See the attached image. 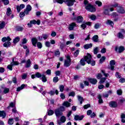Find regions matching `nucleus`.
Returning a JSON list of instances; mask_svg holds the SVG:
<instances>
[{"mask_svg": "<svg viewBox=\"0 0 125 125\" xmlns=\"http://www.w3.org/2000/svg\"><path fill=\"white\" fill-rule=\"evenodd\" d=\"M76 1L75 0H53V2L55 3L58 2V3H60L62 4L63 2L66 3L67 6H73L74 5V3Z\"/></svg>", "mask_w": 125, "mask_h": 125, "instance_id": "obj_1", "label": "nucleus"}, {"mask_svg": "<svg viewBox=\"0 0 125 125\" xmlns=\"http://www.w3.org/2000/svg\"><path fill=\"white\" fill-rule=\"evenodd\" d=\"M65 111V107L61 106L60 107L56 109L54 111L55 115L57 118H60L63 116V112Z\"/></svg>", "mask_w": 125, "mask_h": 125, "instance_id": "obj_2", "label": "nucleus"}, {"mask_svg": "<svg viewBox=\"0 0 125 125\" xmlns=\"http://www.w3.org/2000/svg\"><path fill=\"white\" fill-rule=\"evenodd\" d=\"M92 57H91V55L90 54H87L86 56L84 57V59L88 64H90L91 66L95 65V61L91 60Z\"/></svg>", "mask_w": 125, "mask_h": 125, "instance_id": "obj_3", "label": "nucleus"}, {"mask_svg": "<svg viewBox=\"0 0 125 125\" xmlns=\"http://www.w3.org/2000/svg\"><path fill=\"white\" fill-rule=\"evenodd\" d=\"M10 41H11V38H10V37H9L2 38L1 39V41L3 42H5L3 44V47H9V46H10V45H11Z\"/></svg>", "mask_w": 125, "mask_h": 125, "instance_id": "obj_4", "label": "nucleus"}, {"mask_svg": "<svg viewBox=\"0 0 125 125\" xmlns=\"http://www.w3.org/2000/svg\"><path fill=\"white\" fill-rule=\"evenodd\" d=\"M36 78L40 79V80H41L43 83H46V82H47V79L44 74H42L40 72H37L36 73Z\"/></svg>", "mask_w": 125, "mask_h": 125, "instance_id": "obj_5", "label": "nucleus"}, {"mask_svg": "<svg viewBox=\"0 0 125 125\" xmlns=\"http://www.w3.org/2000/svg\"><path fill=\"white\" fill-rule=\"evenodd\" d=\"M71 58H70V56L68 55L66 56V59L64 61V67H70L71 66Z\"/></svg>", "mask_w": 125, "mask_h": 125, "instance_id": "obj_6", "label": "nucleus"}, {"mask_svg": "<svg viewBox=\"0 0 125 125\" xmlns=\"http://www.w3.org/2000/svg\"><path fill=\"white\" fill-rule=\"evenodd\" d=\"M85 9L88 10V11H90V12H95L96 11L95 8L90 4L86 5Z\"/></svg>", "mask_w": 125, "mask_h": 125, "instance_id": "obj_7", "label": "nucleus"}, {"mask_svg": "<svg viewBox=\"0 0 125 125\" xmlns=\"http://www.w3.org/2000/svg\"><path fill=\"white\" fill-rule=\"evenodd\" d=\"M19 64L18 62H14V59H13L12 62H11V64L7 66V68L10 70V71H12V67L13 66H16Z\"/></svg>", "mask_w": 125, "mask_h": 125, "instance_id": "obj_8", "label": "nucleus"}, {"mask_svg": "<svg viewBox=\"0 0 125 125\" xmlns=\"http://www.w3.org/2000/svg\"><path fill=\"white\" fill-rule=\"evenodd\" d=\"M32 10V6H31V5L28 4L26 6V7L25 9L24 10V13L26 15H28L29 13H30V11Z\"/></svg>", "mask_w": 125, "mask_h": 125, "instance_id": "obj_9", "label": "nucleus"}, {"mask_svg": "<svg viewBox=\"0 0 125 125\" xmlns=\"http://www.w3.org/2000/svg\"><path fill=\"white\" fill-rule=\"evenodd\" d=\"M115 50L116 52H119V53H122V52H124L125 51V47L121 46L118 48V47H116L115 48Z\"/></svg>", "mask_w": 125, "mask_h": 125, "instance_id": "obj_10", "label": "nucleus"}, {"mask_svg": "<svg viewBox=\"0 0 125 125\" xmlns=\"http://www.w3.org/2000/svg\"><path fill=\"white\" fill-rule=\"evenodd\" d=\"M77 26V24L75 22H72L69 24L68 30L69 31H73L75 27Z\"/></svg>", "mask_w": 125, "mask_h": 125, "instance_id": "obj_11", "label": "nucleus"}, {"mask_svg": "<svg viewBox=\"0 0 125 125\" xmlns=\"http://www.w3.org/2000/svg\"><path fill=\"white\" fill-rule=\"evenodd\" d=\"M120 6H119V4L117 3H115L114 4H111L110 5V11H114V8H118V7H119Z\"/></svg>", "mask_w": 125, "mask_h": 125, "instance_id": "obj_12", "label": "nucleus"}, {"mask_svg": "<svg viewBox=\"0 0 125 125\" xmlns=\"http://www.w3.org/2000/svg\"><path fill=\"white\" fill-rule=\"evenodd\" d=\"M115 64H116V62H115V61L114 60H111L110 62H109V65H110V70L111 71H113L114 69L115 68Z\"/></svg>", "mask_w": 125, "mask_h": 125, "instance_id": "obj_13", "label": "nucleus"}, {"mask_svg": "<svg viewBox=\"0 0 125 125\" xmlns=\"http://www.w3.org/2000/svg\"><path fill=\"white\" fill-rule=\"evenodd\" d=\"M84 118V116H79V115H75L74 117L75 121H82Z\"/></svg>", "mask_w": 125, "mask_h": 125, "instance_id": "obj_14", "label": "nucleus"}, {"mask_svg": "<svg viewBox=\"0 0 125 125\" xmlns=\"http://www.w3.org/2000/svg\"><path fill=\"white\" fill-rule=\"evenodd\" d=\"M86 25H87L88 26H90V25H91V22H86L85 23L82 24L81 25V28H82V29H83V30H84V29H85V28H86Z\"/></svg>", "mask_w": 125, "mask_h": 125, "instance_id": "obj_15", "label": "nucleus"}, {"mask_svg": "<svg viewBox=\"0 0 125 125\" xmlns=\"http://www.w3.org/2000/svg\"><path fill=\"white\" fill-rule=\"evenodd\" d=\"M31 42L33 46H35L36 47V46H37V43H38V39H37V38H33L31 39Z\"/></svg>", "mask_w": 125, "mask_h": 125, "instance_id": "obj_16", "label": "nucleus"}, {"mask_svg": "<svg viewBox=\"0 0 125 125\" xmlns=\"http://www.w3.org/2000/svg\"><path fill=\"white\" fill-rule=\"evenodd\" d=\"M117 10L118 13H125V10L124 9V8H123L122 6H119V7H118L117 8Z\"/></svg>", "mask_w": 125, "mask_h": 125, "instance_id": "obj_17", "label": "nucleus"}, {"mask_svg": "<svg viewBox=\"0 0 125 125\" xmlns=\"http://www.w3.org/2000/svg\"><path fill=\"white\" fill-rule=\"evenodd\" d=\"M109 106L112 108H116L118 106V104L116 102H110L109 103Z\"/></svg>", "mask_w": 125, "mask_h": 125, "instance_id": "obj_18", "label": "nucleus"}, {"mask_svg": "<svg viewBox=\"0 0 125 125\" xmlns=\"http://www.w3.org/2000/svg\"><path fill=\"white\" fill-rule=\"evenodd\" d=\"M89 82L92 83V84H96L97 83V80L95 78H90L89 79Z\"/></svg>", "mask_w": 125, "mask_h": 125, "instance_id": "obj_19", "label": "nucleus"}, {"mask_svg": "<svg viewBox=\"0 0 125 125\" xmlns=\"http://www.w3.org/2000/svg\"><path fill=\"white\" fill-rule=\"evenodd\" d=\"M30 23H31V24H33L34 25H35V24H37V25H40V24H41V21L40 20H38L37 21H36L35 20L30 21Z\"/></svg>", "mask_w": 125, "mask_h": 125, "instance_id": "obj_20", "label": "nucleus"}, {"mask_svg": "<svg viewBox=\"0 0 125 125\" xmlns=\"http://www.w3.org/2000/svg\"><path fill=\"white\" fill-rule=\"evenodd\" d=\"M31 60L28 59L25 63V68H30V67H31Z\"/></svg>", "mask_w": 125, "mask_h": 125, "instance_id": "obj_21", "label": "nucleus"}, {"mask_svg": "<svg viewBox=\"0 0 125 125\" xmlns=\"http://www.w3.org/2000/svg\"><path fill=\"white\" fill-rule=\"evenodd\" d=\"M83 21V17L79 16L77 18V22L78 23H82Z\"/></svg>", "mask_w": 125, "mask_h": 125, "instance_id": "obj_22", "label": "nucleus"}, {"mask_svg": "<svg viewBox=\"0 0 125 125\" xmlns=\"http://www.w3.org/2000/svg\"><path fill=\"white\" fill-rule=\"evenodd\" d=\"M84 49H88V48H91L92 47V43L85 44L83 46Z\"/></svg>", "mask_w": 125, "mask_h": 125, "instance_id": "obj_23", "label": "nucleus"}, {"mask_svg": "<svg viewBox=\"0 0 125 125\" xmlns=\"http://www.w3.org/2000/svg\"><path fill=\"white\" fill-rule=\"evenodd\" d=\"M0 117H1L3 119L6 117V113H5L4 111H0Z\"/></svg>", "mask_w": 125, "mask_h": 125, "instance_id": "obj_24", "label": "nucleus"}, {"mask_svg": "<svg viewBox=\"0 0 125 125\" xmlns=\"http://www.w3.org/2000/svg\"><path fill=\"white\" fill-rule=\"evenodd\" d=\"M62 106L66 107V108H68V107H70V106H71V104L70 103H68V102H64L62 104Z\"/></svg>", "mask_w": 125, "mask_h": 125, "instance_id": "obj_25", "label": "nucleus"}, {"mask_svg": "<svg viewBox=\"0 0 125 125\" xmlns=\"http://www.w3.org/2000/svg\"><path fill=\"white\" fill-rule=\"evenodd\" d=\"M106 24L110 25L111 26V27H112V28L114 26V22H113V21H112L110 20H108L107 21Z\"/></svg>", "mask_w": 125, "mask_h": 125, "instance_id": "obj_26", "label": "nucleus"}, {"mask_svg": "<svg viewBox=\"0 0 125 125\" xmlns=\"http://www.w3.org/2000/svg\"><path fill=\"white\" fill-rule=\"evenodd\" d=\"M92 40L94 42H98L99 40H98V35H95L92 38Z\"/></svg>", "mask_w": 125, "mask_h": 125, "instance_id": "obj_27", "label": "nucleus"}, {"mask_svg": "<svg viewBox=\"0 0 125 125\" xmlns=\"http://www.w3.org/2000/svg\"><path fill=\"white\" fill-rule=\"evenodd\" d=\"M78 101L80 102V104H83V98L82 97V96H77Z\"/></svg>", "mask_w": 125, "mask_h": 125, "instance_id": "obj_28", "label": "nucleus"}, {"mask_svg": "<svg viewBox=\"0 0 125 125\" xmlns=\"http://www.w3.org/2000/svg\"><path fill=\"white\" fill-rule=\"evenodd\" d=\"M3 89V92L4 93V94H6V93H8L9 92V88H6V87H4L2 88Z\"/></svg>", "mask_w": 125, "mask_h": 125, "instance_id": "obj_29", "label": "nucleus"}, {"mask_svg": "<svg viewBox=\"0 0 125 125\" xmlns=\"http://www.w3.org/2000/svg\"><path fill=\"white\" fill-rule=\"evenodd\" d=\"M28 77V73H23L21 75L22 80H26Z\"/></svg>", "mask_w": 125, "mask_h": 125, "instance_id": "obj_30", "label": "nucleus"}, {"mask_svg": "<svg viewBox=\"0 0 125 125\" xmlns=\"http://www.w3.org/2000/svg\"><path fill=\"white\" fill-rule=\"evenodd\" d=\"M49 37V34H42V38L43 39V40H47L48 38Z\"/></svg>", "mask_w": 125, "mask_h": 125, "instance_id": "obj_31", "label": "nucleus"}, {"mask_svg": "<svg viewBox=\"0 0 125 125\" xmlns=\"http://www.w3.org/2000/svg\"><path fill=\"white\" fill-rule=\"evenodd\" d=\"M11 9L9 7L7 8L6 11V15H7V16H9L10 14H11Z\"/></svg>", "mask_w": 125, "mask_h": 125, "instance_id": "obj_32", "label": "nucleus"}, {"mask_svg": "<svg viewBox=\"0 0 125 125\" xmlns=\"http://www.w3.org/2000/svg\"><path fill=\"white\" fill-rule=\"evenodd\" d=\"M121 122L122 123H125V113L121 114Z\"/></svg>", "mask_w": 125, "mask_h": 125, "instance_id": "obj_33", "label": "nucleus"}, {"mask_svg": "<svg viewBox=\"0 0 125 125\" xmlns=\"http://www.w3.org/2000/svg\"><path fill=\"white\" fill-rule=\"evenodd\" d=\"M8 125H13V124H14V120H13V119L12 118L9 119L8 121Z\"/></svg>", "mask_w": 125, "mask_h": 125, "instance_id": "obj_34", "label": "nucleus"}, {"mask_svg": "<svg viewBox=\"0 0 125 125\" xmlns=\"http://www.w3.org/2000/svg\"><path fill=\"white\" fill-rule=\"evenodd\" d=\"M80 64L82 66H84V65H85V61L84 60V59L82 58L81 59Z\"/></svg>", "mask_w": 125, "mask_h": 125, "instance_id": "obj_35", "label": "nucleus"}, {"mask_svg": "<svg viewBox=\"0 0 125 125\" xmlns=\"http://www.w3.org/2000/svg\"><path fill=\"white\" fill-rule=\"evenodd\" d=\"M20 41V38L19 37H16L14 40H13V42L14 43H17L19 41Z\"/></svg>", "mask_w": 125, "mask_h": 125, "instance_id": "obj_36", "label": "nucleus"}, {"mask_svg": "<svg viewBox=\"0 0 125 125\" xmlns=\"http://www.w3.org/2000/svg\"><path fill=\"white\" fill-rule=\"evenodd\" d=\"M104 15H107V16L110 15L109 10L108 9H104Z\"/></svg>", "mask_w": 125, "mask_h": 125, "instance_id": "obj_37", "label": "nucleus"}, {"mask_svg": "<svg viewBox=\"0 0 125 125\" xmlns=\"http://www.w3.org/2000/svg\"><path fill=\"white\" fill-rule=\"evenodd\" d=\"M54 114V111L52 110H49L47 111L48 116H52Z\"/></svg>", "mask_w": 125, "mask_h": 125, "instance_id": "obj_38", "label": "nucleus"}, {"mask_svg": "<svg viewBox=\"0 0 125 125\" xmlns=\"http://www.w3.org/2000/svg\"><path fill=\"white\" fill-rule=\"evenodd\" d=\"M95 3L99 7L102 6V2L99 0L96 1Z\"/></svg>", "mask_w": 125, "mask_h": 125, "instance_id": "obj_39", "label": "nucleus"}, {"mask_svg": "<svg viewBox=\"0 0 125 125\" xmlns=\"http://www.w3.org/2000/svg\"><path fill=\"white\" fill-rule=\"evenodd\" d=\"M5 27V22L4 21H1L0 23V29H3Z\"/></svg>", "mask_w": 125, "mask_h": 125, "instance_id": "obj_40", "label": "nucleus"}, {"mask_svg": "<svg viewBox=\"0 0 125 125\" xmlns=\"http://www.w3.org/2000/svg\"><path fill=\"white\" fill-rule=\"evenodd\" d=\"M10 107H11V108H15V103L11 102L9 104V106H8V109H10Z\"/></svg>", "mask_w": 125, "mask_h": 125, "instance_id": "obj_41", "label": "nucleus"}, {"mask_svg": "<svg viewBox=\"0 0 125 125\" xmlns=\"http://www.w3.org/2000/svg\"><path fill=\"white\" fill-rule=\"evenodd\" d=\"M106 79L105 77L101 78L100 81H99V83H100V84H102V83H105V81H106Z\"/></svg>", "mask_w": 125, "mask_h": 125, "instance_id": "obj_42", "label": "nucleus"}, {"mask_svg": "<svg viewBox=\"0 0 125 125\" xmlns=\"http://www.w3.org/2000/svg\"><path fill=\"white\" fill-rule=\"evenodd\" d=\"M1 2H3L4 5H7L9 4V0H1Z\"/></svg>", "mask_w": 125, "mask_h": 125, "instance_id": "obj_43", "label": "nucleus"}, {"mask_svg": "<svg viewBox=\"0 0 125 125\" xmlns=\"http://www.w3.org/2000/svg\"><path fill=\"white\" fill-rule=\"evenodd\" d=\"M98 98L99 99V103H103V100H102V97H101V95H99L98 96Z\"/></svg>", "mask_w": 125, "mask_h": 125, "instance_id": "obj_44", "label": "nucleus"}, {"mask_svg": "<svg viewBox=\"0 0 125 125\" xmlns=\"http://www.w3.org/2000/svg\"><path fill=\"white\" fill-rule=\"evenodd\" d=\"M59 88L61 92H63V91H64V88H65V86L63 85H60Z\"/></svg>", "mask_w": 125, "mask_h": 125, "instance_id": "obj_45", "label": "nucleus"}, {"mask_svg": "<svg viewBox=\"0 0 125 125\" xmlns=\"http://www.w3.org/2000/svg\"><path fill=\"white\" fill-rule=\"evenodd\" d=\"M61 122L62 123H65L66 122V117L64 116H62L61 117Z\"/></svg>", "mask_w": 125, "mask_h": 125, "instance_id": "obj_46", "label": "nucleus"}, {"mask_svg": "<svg viewBox=\"0 0 125 125\" xmlns=\"http://www.w3.org/2000/svg\"><path fill=\"white\" fill-rule=\"evenodd\" d=\"M102 74L105 77V78H107L110 76L109 74L105 73V70H101Z\"/></svg>", "mask_w": 125, "mask_h": 125, "instance_id": "obj_47", "label": "nucleus"}, {"mask_svg": "<svg viewBox=\"0 0 125 125\" xmlns=\"http://www.w3.org/2000/svg\"><path fill=\"white\" fill-rule=\"evenodd\" d=\"M60 56V51H59V49H57L55 52V56Z\"/></svg>", "mask_w": 125, "mask_h": 125, "instance_id": "obj_48", "label": "nucleus"}, {"mask_svg": "<svg viewBox=\"0 0 125 125\" xmlns=\"http://www.w3.org/2000/svg\"><path fill=\"white\" fill-rule=\"evenodd\" d=\"M58 81H59V79L58 78V77H54L53 79V83H58Z\"/></svg>", "mask_w": 125, "mask_h": 125, "instance_id": "obj_49", "label": "nucleus"}, {"mask_svg": "<svg viewBox=\"0 0 125 125\" xmlns=\"http://www.w3.org/2000/svg\"><path fill=\"white\" fill-rule=\"evenodd\" d=\"M37 47L41 49L42 47V44L41 42H37Z\"/></svg>", "mask_w": 125, "mask_h": 125, "instance_id": "obj_50", "label": "nucleus"}, {"mask_svg": "<svg viewBox=\"0 0 125 125\" xmlns=\"http://www.w3.org/2000/svg\"><path fill=\"white\" fill-rule=\"evenodd\" d=\"M106 59V58L104 56L102 57L101 59L100 60V63L101 64H102L104 62V61H105V60Z\"/></svg>", "mask_w": 125, "mask_h": 125, "instance_id": "obj_51", "label": "nucleus"}, {"mask_svg": "<svg viewBox=\"0 0 125 125\" xmlns=\"http://www.w3.org/2000/svg\"><path fill=\"white\" fill-rule=\"evenodd\" d=\"M16 31H17V32H20L21 31H23V28L20 26L17 27L16 28Z\"/></svg>", "mask_w": 125, "mask_h": 125, "instance_id": "obj_52", "label": "nucleus"}, {"mask_svg": "<svg viewBox=\"0 0 125 125\" xmlns=\"http://www.w3.org/2000/svg\"><path fill=\"white\" fill-rule=\"evenodd\" d=\"M118 38H119V39H124L125 38V36H124V35H123V34H122V33L119 32L118 33Z\"/></svg>", "mask_w": 125, "mask_h": 125, "instance_id": "obj_53", "label": "nucleus"}, {"mask_svg": "<svg viewBox=\"0 0 125 125\" xmlns=\"http://www.w3.org/2000/svg\"><path fill=\"white\" fill-rule=\"evenodd\" d=\"M75 95H76V93L75 92H71L69 93V96H72V97H75Z\"/></svg>", "mask_w": 125, "mask_h": 125, "instance_id": "obj_54", "label": "nucleus"}, {"mask_svg": "<svg viewBox=\"0 0 125 125\" xmlns=\"http://www.w3.org/2000/svg\"><path fill=\"white\" fill-rule=\"evenodd\" d=\"M79 53H80V50H77L76 51H75L74 54L75 57H78V55H79Z\"/></svg>", "mask_w": 125, "mask_h": 125, "instance_id": "obj_55", "label": "nucleus"}, {"mask_svg": "<svg viewBox=\"0 0 125 125\" xmlns=\"http://www.w3.org/2000/svg\"><path fill=\"white\" fill-rule=\"evenodd\" d=\"M28 42V40L26 38H24L22 40V44H26V43Z\"/></svg>", "mask_w": 125, "mask_h": 125, "instance_id": "obj_56", "label": "nucleus"}, {"mask_svg": "<svg viewBox=\"0 0 125 125\" xmlns=\"http://www.w3.org/2000/svg\"><path fill=\"white\" fill-rule=\"evenodd\" d=\"M45 45L47 47H50V42L48 41H47L45 43Z\"/></svg>", "mask_w": 125, "mask_h": 125, "instance_id": "obj_57", "label": "nucleus"}, {"mask_svg": "<svg viewBox=\"0 0 125 125\" xmlns=\"http://www.w3.org/2000/svg\"><path fill=\"white\" fill-rule=\"evenodd\" d=\"M117 93L118 95H122L123 94V91L121 89L117 90Z\"/></svg>", "mask_w": 125, "mask_h": 125, "instance_id": "obj_58", "label": "nucleus"}, {"mask_svg": "<svg viewBox=\"0 0 125 125\" xmlns=\"http://www.w3.org/2000/svg\"><path fill=\"white\" fill-rule=\"evenodd\" d=\"M115 76L117 79H121V74L119 72H116Z\"/></svg>", "mask_w": 125, "mask_h": 125, "instance_id": "obj_59", "label": "nucleus"}, {"mask_svg": "<svg viewBox=\"0 0 125 125\" xmlns=\"http://www.w3.org/2000/svg\"><path fill=\"white\" fill-rule=\"evenodd\" d=\"M96 78L98 79V80H100V79L102 78V74H101V73L98 74V75L96 76Z\"/></svg>", "mask_w": 125, "mask_h": 125, "instance_id": "obj_60", "label": "nucleus"}, {"mask_svg": "<svg viewBox=\"0 0 125 125\" xmlns=\"http://www.w3.org/2000/svg\"><path fill=\"white\" fill-rule=\"evenodd\" d=\"M90 18L91 20H95L96 19V16L94 15H92L90 16Z\"/></svg>", "mask_w": 125, "mask_h": 125, "instance_id": "obj_61", "label": "nucleus"}, {"mask_svg": "<svg viewBox=\"0 0 125 125\" xmlns=\"http://www.w3.org/2000/svg\"><path fill=\"white\" fill-rule=\"evenodd\" d=\"M94 54H97L98 53V47H97L94 49Z\"/></svg>", "mask_w": 125, "mask_h": 125, "instance_id": "obj_62", "label": "nucleus"}, {"mask_svg": "<svg viewBox=\"0 0 125 125\" xmlns=\"http://www.w3.org/2000/svg\"><path fill=\"white\" fill-rule=\"evenodd\" d=\"M89 107H90V104H88L83 106L84 109H88V108H89Z\"/></svg>", "mask_w": 125, "mask_h": 125, "instance_id": "obj_63", "label": "nucleus"}, {"mask_svg": "<svg viewBox=\"0 0 125 125\" xmlns=\"http://www.w3.org/2000/svg\"><path fill=\"white\" fill-rule=\"evenodd\" d=\"M112 16H113V17H118L119 16V15L116 12H113Z\"/></svg>", "mask_w": 125, "mask_h": 125, "instance_id": "obj_64", "label": "nucleus"}]
</instances>
